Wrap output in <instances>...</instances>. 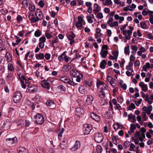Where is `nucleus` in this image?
<instances>
[{
    "label": "nucleus",
    "instance_id": "f257e3e1",
    "mask_svg": "<svg viewBox=\"0 0 153 153\" xmlns=\"http://www.w3.org/2000/svg\"><path fill=\"white\" fill-rule=\"evenodd\" d=\"M140 131H137L136 133V136L138 137L139 140L142 142L143 139L145 138V133L146 131V130L143 127H142L140 129Z\"/></svg>",
    "mask_w": 153,
    "mask_h": 153
},
{
    "label": "nucleus",
    "instance_id": "f03ea898",
    "mask_svg": "<svg viewBox=\"0 0 153 153\" xmlns=\"http://www.w3.org/2000/svg\"><path fill=\"white\" fill-rule=\"evenodd\" d=\"M34 117L35 122L37 124L41 125L44 123V117L41 114H37Z\"/></svg>",
    "mask_w": 153,
    "mask_h": 153
},
{
    "label": "nucleus",
    "instance_id": "7ed1b4c3",
    "mask_svg": "<svg viewBox=\"0 0 153 153\" xmlns=\"http://www.w3.org/2000/svg\"><path fill=\"white\" fill-rule=\"evenodd\" d=\"M78 21H76L75 24L76 27L78 29H80L82 25H84L85 22L83 18L81 16H79L78 17Z\"/></svg>",
    "mask_w": 153,
    "mask_h": 153
},
{
    "label": "nucleus",
    "instance_id": "20e7f679",
    "mask_svg": "<svg viewBox=\"0 0 153 153\" xmlns=\"http://www.w3.org/2000/svg\"><path fill=\"white\" fill-rule=\"evenodd\" d=\"M22 98V95L19 91L15 92L13 94V100L16 103L20 102Z\"/></svg>",
    "mask_w": 153,
    "mask_h": 153
},
{
    "label": "nucleus",
    "instance_id": "39448f33",
    "mask_svg": "<svg viewBox=\"0 0 153 153\" xmlns=\"http://www.w3.org/2000/svg\"><path fill=\"white\" fill-rule=\"evenodd\" d=\"M103 139V136L102 133L97 132L94 135V139L95 141L97 143L101 142Z\"/></svg>",
    "mask_w": 153,
    "mask_h": 153
},
{
    "label": "nucleus",
    "instance_id": "423d86ee",
    "mask_svg": "<svg viewBox=\"0 0 153 153\" xmlns=\"http://www.w3.org/2000/svg\"><path fill=\"white\" fill-rule=\"evenodd\" d=\"M83 130L85 131V134H88L90 133H92V127L91 125L89 124H85L83 125Z\"/></svg>",
    "mask_w": 153,
    "mask_h": 153
},
{
    "label": "nucleus",
    "instance_id": "0eeeda50",
    "mask_svg": "<svg viewBox=\"0 0 153 153\" xmlns=\"http://www.w3.org/2000/svg\"><path fill=\"white\" fill-rule=\"evenodd\" d=\"M96 84L97 87L102 90H106L108 88V86L106 84L100 80H97Z\"/></svg>",
    "mask_w": 153,
    "mask_h": 153
},
{
    "label": "nucleus",
    "instance_id": "6e6552de",
    "mask_svg": "<svg viewBox=\"0 0 153 153\" xmlns=\"http://www.w3.org/2000/svg\"><path fill=\"white\" fill-rule=\"evenodd\" d=\"M114 20L112 18H110L107 21V23L111 27L117 26L118 25V23L117 22H113Z\"/></svg>",
    "mask_w": 153,
    "mask_h": 153
},
{
    "label": "nucleus",
    "instance_id": "1a4fd4ad",
    "mask_svg": "<svg viewBox=\"0 0 153 153\" xmlns=\"http://www.w3.org/2000/svg\"><path fill=\"white\" fill-rule=\"evenodd\" d=\"M17 138L16 137L12 138H7L6 139L7 143L9 146L13 144L16 143L17 142Z\"/></svg>",
    "mask_w": 153,
    "mask_h": 153
},
{
    "label": "nucleus",
    "instance_id": "9d476101",
    "mask_svg": "<svg viewBox=\"0 0 153 153\" xmlns=\"http://www.w3.org/2000/svg\"><path fill=\"white\" fill-rule=\"evenodd\" d=\"M123 33L124 36H126L125 39L127 40H129L131 38L130 36L132 33V32L131 30H124L123 31Z\"/></svg>",
    "mask_w": 153,
    "mask_h": 153
},
{
    "label": "nucleus",
    "instance_id": "9b49d317",
    "mask_svg": "<svg viewBox=\"0 0 153 153\" xmlns=\"http://www.w3.org/2000/svg\"><path fill=\"white\" fill-rule=\"evenodd\" d=\"M90 116L91 118L96 121L99 122L101 120L100 116L94 113H91L90 114Z\"/></svg>",
    "mask_w": 153,
    "mask_h": 153
},
{
    "label": "nucleus",
    "instance_id": "f8f14e48",
    "mask_svg": "<svg viewBox=\"0 0 153 153\" xmlns=\"http://www.w3.org/2000/svg\"><path fill=\"white\" fill-rule=\"evenodd\" d=\"M48 79H44L41 82V85L42 87L46 88L48 90L50 89V83L47 82Z\"/></svg>",
    "mask_w": 153,
    "mask_h": 153
},
{
    "label": "nucleus",
    "instance_id": "ddd939ff",
    "mask_svg": "<svg viewBox=\"0 0 153 153\" xmlns=\"http://www.w3.org/2000/svg\"><path fill=\"white\" fill-rule=\"evenodd\" d=\"M21 82V84L22 88L25 89L26 88L27 86H28V85L27 84V80L26 79L25 77L20 80Z\"/></svg>",
    "mask_w": 153,
    "mask_h": 153
},
{
    "label": "nucleus",
    "instance_id": "4468645a",
    "mask_svg": "<svg viewBox=\"0 0 153 153\" xmlns=\"http://www.w3.org/2000/svg\"><path fill=\"white\" fill-rule=\"evenodd\" d=\"M35 15L39 20H41L43 18V15L42 11L39 9L36 10Z\"/></svg>",
    "mask_w": 153,
    "mask_h": 153
},
{
    "label": "nucleus",
    "instance_id": "2eb2a0df",
    "mask_svg": "<svg viewBox=\"0 0 153 153\" xmlns=\"http://www.w3.org/2000/svg\"><path fill=\"white\" fill-rule=\"evenodd\" d=\"M27 89L29 92L35 93L37 92L38 88L37 86L33 85L29 86L27 88Z\"/></svg>",
    "mask_w": 153,
    "mask_h": 153
},
{
    "label": "nucleus",
    "instance_id": "dca6fc26",
    "mask_svg": "<svg viewBox=\"0 0 153 153\" xmlns=\"http://www.w3.org/2000/svg\"><path fill=\"white\" fill-rule=\"evenodd\" d=\"M139 85L141 87L142 90L144 92L147 91L148 90L147 85L144 84L143 82H140Z\"/></svg>",
    "mask_w": 153,
    "mask_h": 153
},
{
    "label": "nucleus",
    "instance_id": "f3484780",
    "mask_svg": "<svg viewBox=\"0 0 153 153\" xmlns=\"http://www.w3.org/2000/svg\"><path fill=\"white\" fill-rule=\"evenodd\" d=\"M84 113V111L82 108L80 107H77L76 109V114L79 116H82Z\"/></svg>",
    "mask_w": 153,
    "mask_h": 153
},
{
    "label": "nucleus",
    "instance_id": "a211bd4d",
    "mask_svg": "<svg viewBox=\"0 0 153 153\" xmlns=\"http://www.w3.org/2000/svg\"><path fill=\"white\" fill-rule=\"evenodd\" d=\"M46 103L48 106L51 107V109H53L56 107L55 103L53 101L50 100H47Z\"/></svg>",
    "mask_w": 153,
    "mask_h": 153
},
{
    "label": "nucleus",
    "instance_id": "6ab92c4d",
    "mask_svg": "<svg viewBox=\"0 0 153 153\" xmlns=\"http://www.w3.org/2000/svg\"><path fill=\"white\" fill-rule=\"evenodd\" d=\"M70 74L74 77H76L80 75L79 73L75 69H73L70 71Z\"/></svg>",
    "mask_w": 153,
    "mask_h": 153
},
{
    "label": "nucleus",
    "instance_id": "aec40b11",
    "mask_svg": "<svg viewBox=\"0 0 153 153\" xmlns=\"http://www.w3.org/2000/svg\"><path fill=\"white\" fill-rule=\"evenodd\" d=\"M72 68V66L70 65L67 64L63 66L62 70L64 72H67Z\"/></svg>",
    "mask_w": 153,
    "mask_h": 153
},
{
    "label": "nucleus",
    "instance_id": "412c9836",
    "mask_svg": "<svg viewBox=\"0 0 153 153\" xmlns=\"http://www.w3.org/2000/svg\"><path fill=\"white\" fill-rule=\"evenodd\" d=\"M18 153H28L27 149L23 147H19L18 149Z\"/></svg>",
    "mask_w": 153,
    "mask_h": 153
},
{
    "label": "nucleus",
    "instance_id": "4be33fe9",
    "mask_svg": "<svg viewBox=\"0 0 153 153\" xmlns=\"http://www.w3.org/2000/svg\"><path fill=\"white\" fill-rule=\"evenodd\" d=\"M80 146V143L78 141H76L74 145L71 148V149L73 151L76 150Z\"/></svg>",
    "mask_w": 153,
    "mask_h": 153
},
{
    "label": "nucleus",
    "instance_id": "5701e85b",
    "mask_svg": "<svg viewBox=\"0 0 153 153\" xmlns=\"http://www.w3.org/2000/svg\"><path fill=\"white\" fill-rule=\"evenodd\" d=\"M45 35L47 39H49L53 37L54 34L52 32L47 30L45 32Z\"/></svg>",
    "mask_w": 153,
    "mask_h": 153
},
{
    "label": "nucleus",
    "instance_id": "b1692460",
    "mask_svg": "<svg viewBox=\"0 0 153 153\" xmlns=\"http://www.w3.org/2000/svg\"><path fill=\"white\" fill-rule=\"evenodd\" d=\"M108 53V51L104 49H101L100 53V54L102 58H105L106 57Z\"/></svg>",
    "mask_w": 153,
    "mask_h": 153
},
{
    "label": "nucleus",
    "instance_id": "393cba45",
    "mask_svg": "<svg viewBox=\"0 0 153 153\" xmlns=\"http://www.w3.org/2000/svg\"><path fill=\"white\" fill-rule=\"evenodd\" d=\"M60 80L64 83H66L67 85H68L70 79L68 77L62 76L60 78Z\"/></svg>",
    "mask_w": 153,
    "mask_h": 153
},
{
    "label": "nucleus",
    "instance_id": "a878e982",
    "mask_svg": "<svg viewBox=\"0 0 153 153\" xmlns=\"http://www.w3.org/2000/svg\"><path fill=\"white\" fill-rule=\"evenodd\" d=\"M29 18L31 22L33 23H35L38 22L39 20L37 17H35L34 16V14H32V16H29Z\"/></svg>",
    "mask_w": 153,
    "mask_h": 153
},
{
    "label": "nucleus",
    "instance_id": "bb28decb",
    "mask_svg": "<svg viewBox=\"0 0 153 153\" xmlns=\"http://www.w3.org/2000/svg\"><path fill=\"white\" fill-rule=\"evenodd\" d=\"M94 98L91 95H89L87 96L86 102L88 105H91L93 101Z\"/></svg>",
    "mask_w": 153,
    "mask_h": 153
},
{
    "label": "nucleus",
    "instance_id": "cd10ccee",
    "mask_svg": "<svg viewBox=\"0 0 153 153\" xmlns=\"http://www.w3.org/2000/svg\"><path fill=\"white\" fill-rule=\"evenodd\" d=\"M5 57L7 60L8 62H10L12 60V56L10 53L6 52L5 55Z\"/></svg>",
    "mask_w": 153,
    "mask_h": 153
},
{
    "label": "nucleus",
    "instance_id": "c85d7f7f",
    "mask_svg": "<svg viewBox=\"0 0 153 153\" xmlns=\"http://www.w3.org/2000/svg\"><path fill=\"white\" fill-rule=\"evenodd\" d=\"M146 51V49L143 47H142L140 49V51H138L137 52V54L140 56H141L142 53L145 52Z\"/></svg>",
    "mask_w": 153,
    "mask_h": 153
},
{
    "label": "nucleus",
    "instance_id": "c756f323",
    "mask_svg": "<svg viewBox=\"0 0 153 153\" xmlns=\"http://www.w3.org/2000/svg\"><path fill=\"white\" fill-rule=\"evenodd\" d=\"M106 61L105 60H102L100 64V67L102 69H104L105 68V65H106Z\"/></svg>",
    "mask_w": 153,
    "mask_h": 153
},
{
    "label": "nucleus",
    "instance_id": "7c9ffc66",
    "mask_svg": "<svg viewBox=\"0 0 153 153\" xmlns=\"http://www.w3.org/2000/svg\"><path fill=\"white\" fill-rule=\"evenodd\" d=\"M67 53L66 51L64 52L60 55L59 56L58 59L60 62H62L64 60V55Z\"/></svg>",
    "mask_w": 153,
    "mask_h": 153
},
{
    "label": "nucleus",
    "instance_id": "2f4dec72",
    "mask_svg": "<svg viewBox=\"0 0 153 153\" xmlns=\"http://www.w3.org/2000/svg\"><path fill=\"white\" fill-rule=\"evenodd\" d=\"M103 3L105 6L112 5V2L111 0H105L103 1Z\"/></svg>",
    "mask_w": 153,
    "mask_h": 153
},
{
    "label": "nucleus",
    "instance_id": "473e14b6",
    "mask_svg": "<svg viewBox=\"0 0 153 153\" xmlns=\"http://www.w3.org/2000/svg\"><path fill=\"white\" fill-rule=\"evenodd\" d=\"M13 74L10 73H8L6 76V80L8 81H12L13 79Z\"/></svg>",
    "mask_w": 153,
    "mask_h": 153
},
{
    "label": "nucleus",
    "instance_id": "72a5a7b5",
    "mask_svg": "<svg viewBox=\"0 0 153 153\" xmlns=\"http://www.w3.org/2000/svg\"><path fill=\"white\" fill-rule=\"evenodd\" d=\"M57 88L62 93L65 92L66 90L65 87L63 85H60L57 87Z\"/></svg>",
    "mask_w": 153,
    "mask_h": 153
},
{
    "label": "nucleus",
    "instance_id": "f704fd0d",
    "mask_svg": "<svg viewBox=\"0 0 153 153\" xmlns=\"http://www.w3.org/2000/svg\"><path fill=\"white\" fill-rule=\"evenodd\" d=\"M79 91L81 94H84L85 92V90L84 86L82 85L80 86L79 88Z\"/></svg>",
    "mask_w": 153,
    "mask_h": 153
},
{
    "label": "nucleus",
    "instance_id": "c9c22d12",
    "mask_svg": "<svg viewBox=\"0 0 153 153\" xmlns=\"http://www.w3.org/2000/svg\"><path fill=\"white\" fill-rule=\"evenodd\" d=\"M124 53L127 55H129L130 53L129 46L128 45L127 46L125 47L124 48Z\"/></svg>",
    "mask_w": 153,
    "mask_h": 153
},
{
    "label": "nucleus",
    "instance_id": "e433bc0d",
    "mask_svg": "<svg viewBox=\"0 0 153 153\" xmlns=\"http://www.w3.org/2000/svg\"><path fill=\"white\" fill-rule=\"evenodd\" d=\"M128 6V7L129 10L130 11H133L136 7V5L134 4H132L131 5H129Z\"/></svg>",
    "mask_w": 153,
    "mask_h": 153
},
{
    "label": "nucleus",
    "instance_id": "4c0bfd02",
    "mask_svg": "<svg viewBox=\"0 0 153 153\" xmlns=\"http://www.w3.org/2000/svg\"><path fill=\"white\" fill-rule=\"evenodd\" d=\"M7 68L8 70L10 71H13L15 69L13 65L11 63L8 64Z\"/></svg>",
    "mask_w": 153,
    "mask_h": 153
},
{
    "label": "nucleus",
    "instance_id": "58836bf2",
    "mask_svg": "<svg viewBox=\"0 0 153 153\" xmlns=\"http://www.w3.org/2000/svg\"><path fill=\"white\" fill-rule=\"evenodd\" d=\"M59 40L57 36H56L53 38V39L52 41V46H53L54 44H56L58 42Z\"/></svg>",
    "mask_w": 153,
    "mask_h": 153
},
{
    "label": "nucleus",
    "instance_id": "ea45409f",
    "mask_svg": "<svg viewBox=\"0 0 153 153\" xmlns=\"http://www.w3.org/2000/svg\"><path fill=\"white\" fill-rule=\"evenodd\" d=\"M76 37V35L74 33H72L71 34L69 35L68 37V40H74V39Z\"/></svg>",
    "mask_w": 153,
    "mask_h": 153
},
{
    "label": "nucleus",
    "instance_id": "a19ab883",
    "mask_svg": "<svg viewBox=\"0 0 153 153\" xmlns=\"http://www.w3.org/2000/svg\"><path fill=\"white\" fill-rule=\"evenodd\" d=\"M118 52L117 51H113L112 54L113 55L114 58L115 59V60H117L118 56Z\"/></svg>",
    "mask_w": 153,
    "mask_h": 153
},
{
    "label": "nucleus",
    "instance_id": "79ce46f5",
    "mask_svg": "<svg viewBox=\"0 0 153 153\" xmlns=\"http://www.w3.org/2000/svg\"><path fill=\"white\" fill-rule=\"evenodd\" d=\"M41 35V32L39 30H36L35 32V36L36 37H39Z\"/></svg>",
    "mask_w": 153,
    "mask_h": 153
},
{
    "label": "nucleus",
    "instance_id": "37998d69",
    "mask_svg": "<svg viewBox=\"0 0 153 153\" xmlns=\"http://www.w3.org/2000/svg\"><path fill=\"white\" fill-rule=\"evenodd\" d=\"M98 95L100 97L103 98L105 97V95L104 92L103 91H100L98 92Z\"/></svg>",
    "mask_w": 153,
    "mask_h": 153
},
{
    "label": "nucleus",
    "instance_id": "c03bdc74",
    "mask_svg": "<svg viewBox=\"0 0 153 153\" xmlns=\"http://www.w3.org/2000/svg\"><path fill=\"white\" fill-rule=\"evenodd\" d=\"M83 77V75L82 74H80V75L76 77H76V80L77 82H80L81 81V78H82Z\"/></svg>",
    "mask_w": 153,
    "mask_h": 153
},
{
    "label": "nucleus",
    "instance_id": "a18cd8bd",
    "mask_svg": "<svg viewBox=\"0 0 153 153\" xmlns=\"http://www.w3.org/2000/svg\"><path fill=\"white\" fill-rule=\"evenodd\" d=\"M64 61L66 63H67L71 59V58L66 55V54L64 55Z\"/></svg>",
    "mask_w": 153,
    "mask_h": 153
},
{
    "label": "nucleus",
    "instance_id": "49530a36",
    "mask_svg": "<svg viewBox=\"0 0 153 153\" xmlns=\"http://www.w3.org/2000/svg\"><path fill=\"white\" fill-rule=\"evenodd\" d=\"M135 106L134 103H131L128 108L129 110H131L132 109H134L135 108Z\"/></svg>",
    "mask_w": 153,
    "mask_h": 153
},
{
    "label": "nucleus",
    "instance_id": "de8ad7c7",
    "mask_svg": "<svg viewBox=\"0 0 153 153\" xmlns=\"http://www.w3.org/2000/svg\"><path fill=\"white\" fill-rule=\"evenodd\" d=\"M85 85L88 86L89 87H91L92 85L91 81L90 80H86L85 82Z\"/></svg>",
    "mask_w": 153,
    "mask_h": 153
},
{
    "label": "nucleus",
    "instance_id": "09e8293b",
    "mask_svg": "<svg viewBox=\"0 0 153 153\" xmlns=\"http://www.w3.org/2000/svg\"><path fill=\"white\" fill-rule=\"evenodd\" d=\"M141 27L143 29L146 28L147 27V25L145 22H140Z\"/></svg>",
    "mask_w": 153,
    "mask_h": 153
},
{
    "label": "nucleus",
    "instance_id": "8fccbe9b",
    "mask_svg": "<svg viewBox=\"0 0 153 153\" xmlns=\"http://www.w3.org/2000/svg\"><path fill=\"white\" fill-rule=\"evenodd\" d=\"M111 116V111L108 110V111L106 112L105 114V117L107 119H109Z\"/></svg>",
    "mask_w": 153,
    "mask_h": 153
},
{
    "label": "nucleus",
    "instance_id": "3c124183",
    "mask_svg": "<svg viewBox=\"0 0 153 153\" xmlns=\"http://www.w3.org/2000/svg\"><path fill=\"white\" fill-rule=\"evenodd\" d=\"M29 8L31 11H34L35 10V7L34 5L30 4L29 5Z\"/></svg>",
    "mask_w": 153,
    "mask_h": 153
},
{
    "label": "nucleus",
    "instance_id": "603ef678",
    "mask_svg": "<svg viewBox=\"0 0 153 153\" xmlns=\"http://www.w3.org/2000/svg\"><path fill=\"white\" fill-rule=\"evenodd\" d=\"M136 128V126L135 124L133 123H132L130 125V129L131 130V131H133L134 132V130Z\"/></svg>",
    "mask_w": 153,
    "mask_h": 153
},
{
    "label": "nucleus",
    "instance_id": "864d4df0",
    "mask_svg": "<svg viewBox=\"0 0 153 153\" xmlns=\"http://www.w3.org/2000/svg\"><path fill=\"white\" fill-rule=\"evenodd\" d=\"M149 11V10L146 8L144 9L142 12V15L144 16L147 15Z\"/></svg>",
    "mask_w": 153,
    "mask_h": 153
},
{
    "label": "nucleus",
    "instance_id": "5fc2aeb1",
    "mask_svg": "<svg viewBox=\"0 0 153 153\" xmlns=\"http://www.w3.org/2000/svg\"><path fill=\"white\" fill-rule=\"evenodd\" d=\"M40 75V72L39 71H36V72H35L34 77L35 78H39Z\"/></svg>",
    "mask_w": 153,
    "mask_h": 153
},
{
    "label": "nucleus",
    "instance_id": "6e6d98bb",
    "mask_svg": "<svg viewBox=\"0 0 153 153\" xmlns=\"http://www.w3.org/2000/svg\"><path fill=\"white\" fill-rule=\"evenodd\" d=\"M24 125V122L23 120H20L19 121L18 123L17 124L18 126H20V127H22Z\"/></svg>",
    "mask_w": 153,
    "mask_h": 153
},
{
    "label": "nucleus",
    "instance_id": "4d7b16f0",
    "mask_svg": "<svg viewBox=\"0 0 153 153\" xmlns=\"http://www.w3.org/2000/svg\"><path fill=\"white\" fill-rule=\"evenodd\" d=\"M152 105H150L147 108V114H150L151 111H152Z\"/></svg>",
    "mask_w": 153,
    "mask_h": 153
},
{
    "label": "nucleus",
    "instance_id": "13d9d810",
    "mask_svg": "<svg viewBox=\"0 0 153 153\" xmlns=\"http://www.w3.org/2000/svg\"><path fill=\"white\" fill-rule=\"evenodd\" d=\"M45 3L44 1L42 0H40L39 2L38 5L41 7H43L45 5Z\"/></svg>",
    "mask_w": 153,
    "mask_h": 153
},
{
    "label": "nucleus",
    "instance_id": "bf43d9fd",
    "mask_svg": "<svg viewBox=\"0 0 153 153\" xmlns=\"http://www.w3.org/2000/svg\"><path fill=\"white\" fill-rule=\"evenodd\" d=\"M96 17L99 19H102L103 18V16L102 13L101 12L98 13L96 16Z\"/></svg>",
    "mask_w": 153,
    "mask_h": 153
},
{
    "label": "nucleus",
    "instance_id": "052dcab7",
    "mask_svg": "<svg viewBox=\"0 0 153 153\" xmlns=\"http://www.w3.org/2000/svg\"><path fill=\"white\" fill-rule=\"evenodd\" d=\"M135 146L133 143H131L130 145L129 150L131 151H133V149L135 148Z\"/></svg>",
    "mask_w": 153,
    "mask_h": 153
},
{
    "label": "nucleus",
    "instance_id": "680f3d73",
    "mask_svg": "<svg viewBox=\"0 0 153 153\" xmlns=\"http://www.w3.org/2000/svg\"><path fill=\"white\" fill-rule=\"evenodd\" d=\"M51 56V54L49 53H46L44 55V57L47 60H48L50 59Z\"/></svg>",
    "mask_w": 153,
    "mask_h": 153
},
{
    "label": "nucleus",
    "instance_id": "e2e57ef3",
    "mask_svg": "<svg viewBox=\"0 0 153 153\" xmlns=\"http://www.w3.org/2000/svg\"><path fill=\"white\" fill-rule=\"evenodd\" d=\"M113 127L114 130H117L120 127V125L118 123H116L113 125Z\"/></svg>",
    "mask_w": 153,
    "mask_h": 153
},
{
    "label": "nucleus",
    "instance_id": "0e129e2a",
    "mask_svg": "<svg viewBox=\"0 0 153 153\" xmlns=\"http://www.w3.org/2000/svg\"><path fill=\"white\" fill-rule=\"evenodd\" d=\"M46 40V39L45 36H42L40 37L39 39V41L40 42H43L45 43V42Z\"/></svg>",
    "mask_w": 153,
    "mask_h": 153
},
{
    "label": "nucleus",
    "instance_id": "69168bd1",
    "mask_svg": "<svg viewBox=\"0 0 153 153\" xmlns=\"http://www.w3.org/2000/svg\"><path fill=\"white\" fill-rule=\"evenodd\" d=\"M112 140L113 141V143L115 145H117V140L116 137L114 136H112Z\"/></svg>",
    "mask_w": 153,
    "mask_h": 153
},
{
    "label": "nucleus",
    "instance_id": "338daca9",
    "mask_svg": "<svg viewBox=\"0 0 153 153\" xmlns=\"http://www.w3.org/2000/svg\"><path fill=\"white\" fill-rule=\"evenodd\" d=\"M131 49L135 51H137L138 50V48L137 46L134 45H131Z\"/></svg>",
    "mask_w": 153,
    "mask_h": 153
},
{
    "label": "nucleus",
    "instance_id": "774afa93",
    "mask_svg": "<svg viewBox=\"0 0 153 153\" xmlns=\"http://www.w3.org/2000/svg\"><path fill=\"white\" fill-rule=\"evenodd\" d=\"M44 45L45 43L43 42H39V46L41 49H43L44 48Z\"/></svg>",
    "mask_w": 153,
    "mask_h": 153
}]
</instances>
